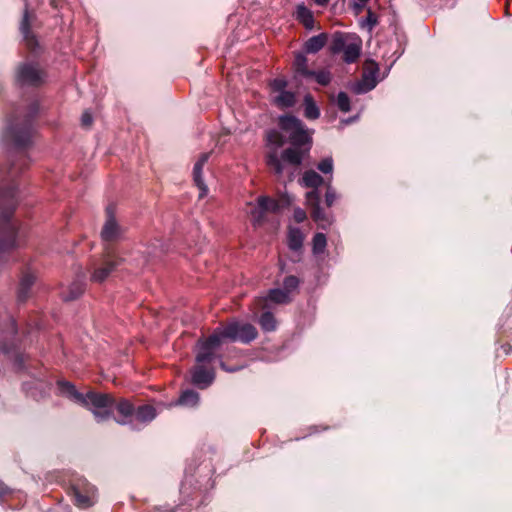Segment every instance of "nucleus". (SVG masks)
<instances>
[{
  "label": "nucleus",
  "instance_id": "48",
  "mask_svg": "<svg viewBox=\"0 0 512 512\" xmlns=\"http://www.w3.org/2000/svg\"><path fill=\"white\" fill-rule=\"evenodd\" d=\"M16 332H17L16 324L14 321H11V333L16 334Z\"/></svg>",
  "mask_w": 512,
  "mask_h": 512
},
{
  "label": "nucleus",
  "instance_id": "25",
  "mask_svg": "<svg viewBox=\"0 0 512 512\" xmlns=\"http://www.w3.org/2000/svg\"><path fill=\"white\" fill-rule=\"evenodd\" d=\"M0 352L14 359L15 365L20 369L23 365V355L17 350L16 345L3 343L0 345Z\"/></svg>",
  "mask_w": 512,
  "mask_h": 512
},
{
  "label": "nucleus",
  "instance_id": "43",
  "mask_svg": "<svg viewBox=\"0 0 512 512\" xmlns=\"http://www.w3.org/2000/svg\"><path fill=\"white\" fill-rule=\"evenodd\" d=\"M93 122V118H92V115L88 112V111H85L82 116H81V123L84 127H89Z\"/></svg>",
  "mask_w": 512,
  "mask_h": 512
},
{
  "label": "nucleus",
  "instance_id": "15",
  "mask_svg": "<svg viewBox=\"0 0 512 512\" xmlns=\"http://www.w3.org/2000/svg\"><path fill=\"white\" fill-rule=\"evenodd\" d=\"M210 154L209 153H203L200 155L199 159L196 161L193 167V180L196 184V186L199 188L200 193L199 197L202 198L207 195L208 188L205 185L203 178H202V171L204 165L207 163L209 159Z\"/></svg>",
  "mask_w": 512,
  "mask_h": 512
},
{
  "label": "nucleus",
  "instance_id": "22",
  "mask_svg": "<svg viewBox=\"0 0 512 512\" xmlns=\"http://www.w3.org/2000/svg\"><path fill=\"white\" fill-rule=\"evenodd\" d=\"M304 236L297 227H290L288 231V247L293 251H299L303 245Z\"/></svg>",
  "mask_w": 512,
  "mask_h": 512
},
{
  "label": "nucleus",
  "instance_id": "41",
  "mask_svg": "<svg viewBox=\"0 0 512 512\" xmlns=\"http://www.w3.org/2000/svg\"><path fill=\"white\" fill-rule=\"evenodd\" d=\"M28 166V159L26 155H21V163L19 164V170L22 171L24 167ZM18 170V164L13 163L11 167V173L14 174Z\"/></svg>",
  "mask_w": 512,
  "mask_h": 512
},
{
  "label": "nucleus",
  "instance_id": "45",
  "mask_svg": "<svg viewBox=\"0 0 512 512\" xmlns=\"http://www.w3.org/2000/svg\"><path fill=\"white\" fill-rule=\"evenodd\" d=\"M8 493V488L0 482V499Z\"/></svg>",
  "mask_w": 512,
  "mask_h": 512
},
{
  "label": "nucleus",
  "instance_id": "9",
  "mask_svg": "<svg viewBox=\"0 0 512 512\" xmlns=\"http://www.w3.org/2000/svg\"><path fill=\"white\" fill-rule=\"evenodd\" d=\"M45 78L46 73L37 63H24L18 67L17 81L22 86H39Z\"/></svg>",
  "mask_w": 512,
  "mask_h": 512
},
{
  "label": "nucleus",
  "instance_id": "11",
  "mask_svg": "<svg viewBox=\"0 0 512 512\" xmlns=\"http://www.w3.org/2000/svg\"><path fill=\"white\" fill-rule=\"evenodd\" d=\"M215 379V370L212 366L196 363L191 369V382L200 389L209 387Z\"/></svg>",
  "mask_w": 512,
  "mask_h": 512
},
{
  "label": "nucleus",
  "instance_id": "14",
  "mask_svg": "<svg viewBox=\"0 0 512 512\" xmlns=\"http://www.w3.org/2000/svg\"><path fill=\"white\" fill-rule=\"evenodd\" d=\"M116 410L119 417L115 418V421L120 425H128L132 423L135 408L133 404L127 399H115L113 410Z\"/></svg>",
  "mask_w": 512,
  "mask_h": 512
},
{
  "label": "nucleus",
  "instance_id": "37",
  "mask_svg": "<svg viewBox=\"0 0 512 512\" xmlns=\"http://www.w3.org/2000/svg\"><path fill=\"white\" fill-rule=\"evenodd\" d=\"M338 199V194L336 193V190L331 185V181L329 180L326 183V192H325V205L330 208L335 201Z\"/></svg>",
  "mask_w": 512,
  "mask_h": 512
},
{
  "label": "nucleus",
  "instance_id": "8",
  "mask_svg": "<svg viewBox=\"0 0 512 512\" xmlns=\"http://www.w3.org/2000/svg\"><path fill=\"white\" fill-rule=\"evenodd\" d=\"M223 339L248 344L258 336L257 329L250 323L233 321L224 327L217 328Z\"/></svg>",
  "mask_w": 512,
  "mask_h": 512
},
{
  "label": "nucleus",
  "instance_id": "33",
  "mask_svg": "<svg viewBox=\"0 0 512 512\" xmlns=\"http://www.w3.org/2000/svg\"><path fill=\"white\" fill-rule=\"evenodd\" d=\"M20 30L24 39L28 42L29 45H32L35 40L34 37L30 35V24L27 10L24 12L23 19L20 24Z\"/></svg>",
  "mask_w": 512,
  "mask_h": 512
},
{
  "label": "nucleus",
  "instance_id": "42",
  "mask_svg": "<svg viewBox=\"0 0 512 512\" xmlns=\"http://www.w3.org/2000/svg\"><path fill=\"white\" fill-rule=\"evenodd\" d=\"M293 217L297 223H301L306 219L307 216H306V212L303 209L297 208L294 210Z\"/></svg>",
  "mask_w": 512,
  "mask_h": 512
},
{
  "label": "nucleus",
  "instance_id": "50",
  "mask_svg": "<svg viewBox=\"0 0 512 512\" xmlns=\"http://www.w3.org/2000/svg\"><path fill=\"white\" fill-rule=\"evenodd\" d=\"M362 4L367 3L369 0H359Z\"/></svg>",
  "mask_w": 512,
  "mask_h": 512
},
{
  "label": "nucleus",
  "instance_id": "35",
  "mask_svg": "<svg viewBox=\"0 0 512 512\" xmlns=\"http://www.w3.org/2000/svg\"><path fill=\"white\" fill-rule=\"evenodd\" d=\"M311 78H314L319 85L327 86L331 82L332 75L328 70L325 69L319 71L313 70Z\"/></svg>",
  "mask_w": 512,
  "mask_h": 512
},
{
  "label": "nucleus",
  "instance_id": "32",
  "mask_svg": "<svg viewBox=\"0 0 512 512\" xmlns=\"http://www.w3.org/2000/svg\"><path fill=\"white\" fill-rule=\"evenodd\" d=\"M346 39L342 33H336L333 36L332 42L330 44V50L332 53L337 54L339 52H342L346 45Z\"/></svg>",
  "mask_w": 512,
  "mask_h": 512
},
{
  "label": "nucleus",
  "instance_id": "23",
  "mask_svg": "<svg viewBox=\"0 0 512 512\" xmlns=\"http://www.w3.org/2000/svg\"><path fill=\"white\" fill-rule=\"evenodd\" d=\"M304 116L310 120L318 119L320 116V110L310 94L304 97Z\"/></svg>",
  "mask_w": 512,
  "mask_h": 512
},
{
  "label": "nucleus",
  "instance_id": "27",
  "mask_svg": "<svg viewBox=\"0 0 512 512\" xmlns=\"http://www.w3.org/2000/svg\"><path fill=\"white\" fill-rule=\"evenodd\" d=\"M274 103L279 108H289L295 104V94L291 91H282L274 98Z\"/></svg>",
  "mask_w": 512,
  "mask_h": 512
},
{
  "label": "nucleus",
  "instance_id": "12",
  "mask_svg": "<svg viewBox=\"0 0 512 512\" xmlns=\"http://www.w3.org/2000/svg\"><path fill=\"white\" fill-rule=\"evenodd\" d=\"M120 263L121 259H114V255H112L110 252H107L101 265L94 267L91 280L98 283L103 282Z\"/></svg>",
  "mask_w": 512,
  "mask_h": 512
},
{
  "label": "nucleus",
  "instance_id": "20",
  "mask_svg": "<svg viewBox=\"0 0 512 512\" xmlns=\"http://www.w3.org/2000/svg\"><path fill=\"white\" fill-rule=\"evenodd\" d=\"M326 41H327V35L325 33H321L319 35L312 36L304 44L305 52L306 53H317L325 46Z\"/></svg>",
  "mask_w": 512,
  "mask_h": 512
},
{
  "label": "nucleus",
  "instance_id": "47",
  "mask_svg": "<svg viewBox=\"0 0 512 512\" xmlns=\"http://www.w3.org/2000/svg\"><path fill=\"white\" fill-rule=\"evenodd\" d=\"M355 119H356V117H351V118L342 120L341 123L344 125H348V124H351L353 121H355Z\"/></svg>",
  "mask_w": 512,
  "mask_h": 512
},
{
  "label": "nucleus",
  "instance_id": "46",
  "mask_svg": "<svg viewBox=\"0 0 512 512\" xmlns=\"http://www.w3.org/2000/svg\"><path fill=\"white\" fill-rule=\"evenodd\" d=\"M374 87H375V82H372L365 89H362V88L357 89V92L358 93L367 92V91H370L371 89H373Z\"/></svg>",
  "mask_w": 512,
  "mask_h": 512
},
{
  "label": "nucleus",
  "instance_id": "7",
  "mask_svg": "<svg viewBox=\"0 0 512 512\" xmlns=\"http://www.w3.org/2000/svg\"><path fill=\"white\" fill-rule=\"evenodd\" d=\"M223 341L224 339L218 329L209 337L199 339L196 344L195 362L211 366L212 362L217 358L216 352Z\"/></svg>",
  "mask_w": 512,
  "mask_h": 512
},
{
  "label": "nucleus",
  "instance_id": "5",
  "mask_svg": "<svg viewBox=\"0 0 512 512\" xmlns=\"http://www.w3.org/2000/svg\"><path fill=\"white\" fill-rule=\"evenodd\" d=\"M38 111V103L33 102L21 121L17 114L12 115L7 121L4 138L10 140L18 149H23L31 145L34 133L32 121Z\"/></svg>",
  "mask_w": 512,
  "mask_h": 512
},
{
  "label": "nucleus",
  "instance_id": "40",
  "mask_svg": "<svg viewBox=\"0 0 512 512\" xmlns=\"http://www.w3.org/2000/svg\"><path fill=\"white\" fill-rule=\"evenodd\" d=\"M286 86H287V81L283 78L273 79L270 83L271 89L274 92H278V93L285 91Z\"/></svg>",
  "mask_w": 512,
  "mask_h": 512
},
{
  "label": "nucleus",
  "instance_id": "31",
  "mask_svg": "<svg viewBox=\"0 0 512 512\" xmlns=\"http://www.w3.org/2000/svg\"><path fill=\"white\" fill-rule=\"evenodd\" d=\"M377 24V15L371 9H368L367 16L360 20L361 28L366 29L368 32H371L376 27Z\"/></svg>",
  "mask_w": 512,
  "mask_h": 512
},
{
  "label": "nucleus",
  "instance_id": "18",
  "mask_svg": "<svg viewBox=\"0 0 512 512\" xmlns=\"http://www.w3.org/2000/svg\"><path fill=\"white\" fill-rule=\"evenodd\" d=\"M35 276L30 273L26 272L23 274L20 280L19 288H18V300L20 302H24L29 297L30 289L33 286L35 282Z\"/></svg>",
  "mask_w": 512,
  "mask_h": 512
},
{
  "label": "nucleus",
  "instance_id": "34",
  "mask_svg": "<svg viewBox=\"0 0 512 512\" xmlns=\"http://www.w3.org/2000/svg\"><path fill=\"white\" fill-rule=\"evenodd\" d=\"M327 245V239L325 234L316 233L313 237V253L320 254L323 253Z\"/></svg>",
  "mask_w": 512,
  "mask_h": 512
},
{
  "label": "nucleus",
  "instance_id": "36",
  "mask_svg": "<svg viewBox=\"0 0 512 512\" xmlns=\"http://www.w3.org/2000/svg\"><path fill=\"white\" fill-rule=\"evenodd\" d=\"M335 102L340 111L347 113L351 110L350 99L345 92H339Z\"/></svg>",
  "mask_w": 512,
  "mask_h": 512
},
{
  "label": "nucleus",
  "instance_id": "44",
  "mask_svg": "<svg viewBox=\"0 0 512 512\" xmlns=\"http://www.w3.org/2000/svg\"><path fill=\"white\" fill-rule=\"evenodd\" d=\"M219 364H220L221 369H223L226 372H236L240 369L239 367L227 366L226 363L224 361H222L221 357H219Z\"/></svg>",
  "mask_w": 512,
  "mask_h": 512
},
{
  "label": "nucleus",
  "instance_id": "21",
  "mask_svg": "<svg viewBox=\"0 0 512 512\" xmlns=\"http://www.w3.org/2000/svg\"><path fill=\"white\" fill-rule=\"evenodd\" d=\"M296 19L301 22L307 29H311L314 25V17L310 9L304 4H299L295 11Z\"/></svg>",
  "mask_w": 512,
  "mask_h": 512
},
{
  "label": "nucleus",
  "instance_id": "38",
  "mask_svg": "<svg viewBox=\"0 0 512 512\" xmlns=\"http://www.w3.org/2000/svg\"><path fill=\"white\" fill-rule=\"evenodd\" d=\"M317 169L322 172L323 174H330L332 175L333 169H334V163L332 157H326L322 159L318 165Z\"/></svg>",
  "mask_w": 512,
  "mask_h": 512
},
{
  "label": "nucleus",
  "instance_id": "30",
  "mask_svg": "<svg viewBox=\"0 0 512 512\" xmlns=\"http://www.w3.org/2000/svg\"><path fill=\"white\" fill-rule=\"evenodd\" d=\"M267 299L277 304H284L290 301L289 294L284 289H271L268 293Z\"/></svg>",
  "mask_w": 512,
  "mask_h": 512
},
{
  "label": "nucleus",
  "instance_id": "49",
  "mask_svg": "<svg viewBox=\"0 0 512 512\" xmlns=\"http://www.w3.org/2000/svg\"><path fill=\"white\" fill-rule=\"evenodd\" d=\"M317 4L319 5H325L329 2V0H315Z\"/></svg>",
  "mask_w": 512,
  "mask_h": 512
},
{
  "label": "nucleus",
  "instance_id": "16",
  "mask_svg": "<svg viewBox=\"0 0 512 512\" xmlns=\"http://www.w3.org/2000/svg\"><path fill=\"white\" fill-rule=\"evenodd\" d=\"M73 496L75 504L80 508H88L92 506L95 502V493L94 488L92 486L85 487L82 492L78 486H74Z\"/></svg>",
  "mask_w": 512,
  "mask_h": 512
},
{
  "label": "nucleus",
  "instance_id": "2",
  "mask_svg": "<svg viewBox=\"0 0 512 512\" xmlns=\"http://www.w3.org/2000/svg\"><path fill=\"white\" fill-rule=\"evenodd\" d=\"M57 386L60 395L90 410L98 423L104 422L113 416L115 398L111 394L99 393L93 390L83 393L78 391L72 383L65 380L58 381Z\"/></svg>",
  "mask_w": 512,
  "mask_h": 512
},
{
  "label": "nucleus",
  "instance_id": "4",
  "mask_svg": "<svg viewBox=\"0 0 512 512\" xmlns=\"http://www.w3.org/2000/svg\"><path fill=\"white\" fill-rule=\"evenodd\" d=\"M300 183L303 187L311 188L306 193V205L310 209L312 219L319 228L327 229L332 224L333 217L320 206L319 187L324 184V178L314 170H307L303 173Z\"/></svg>",
  "mask_w": 512,
  "mask_h": 512
},
{
  "label": "nucleus",
  "instance_id": "28",
  "mask_svg": "<svg viewBox=\"0 0 512 512\" xmlns=\"http://www.w3.org/2000/svg\"><path fill=\"white\" fill-rule=\"evenodd\" d=\"M259 324L264 332H272L277 328V321L274 315L269 311L262 313L259 318Z\"/></svg>",
  "mask_w": 512,
  "mask_h": 512
},
{
  "label": "nucleus",
  "instance_id": "13",
  "mask_svg": "<svg viewBox=\"0 0 512 512\" xmlns=\"http://www.w3.org/2000/svg\"><path fill=\"white\" fill-rule=\"evenodd\" d=\"M279 209L280 205L277 201L265 196L259 197L257 206L251 211L254 223L260 224L267 212H277Z\"/></svg>",
  "mask_w": 512,
  "mask_h": 512
},
{
  "label": "nucleus",
  "instance_id": "39",
  "mask_svg": "<svg viewBox=\"0 0 512 512\" xmlns=\"http://www.w3.org/2000/svg\"><path fill=\"white\" fill-rule=\"evenodd\" d=\"M299 285V279L295 276H287L283 281V289L289 294Z\"/></svg>",
  "mask_w": 512,
  "mask_h": 512
},
{
  "label": "nucleus",
  "instance_id": "29",
  "mask_svg": "<svg viewBox=\"0 0 512 512\" xmlns=\"http://www.w3.org/2000/svg\"><path fill=\"white\" fill-rule=\"evenodd\" d=\"M199 402V394L191 389H187L179 397L178 403L184 406H196Z\"/></svg>",
  "mask_w": 512,
  "mask_h": 512
},
{
  "label": "nucleus",
  "instance_id": "17",
  "mask_svg": "<svg viewBox=\"0 0 512 512\" xmlns=\"http://www.w3.org/2000/svg\"><path fill=\"white\" fill-rule=\"evenodd\" d=\"M293 66L296 75L301 76L305 79H309L312 77L313 70H310L308 68V60L304 53L298 52L295 54Z\"/></svg>",
  "mask_w": 512,
  "mask_h": 512
},
{
  "label": "nucleus",
  "instance_id": "1",
  "mask_svg": "<svg viewBox=\"0 0 512 512\" xmlns=\"http://www.w3.org/2000/svg\"><path fill=\"white\" fill-rule=\"evenodd\" d=\"M16 206L14 188L0 191V263L4 261L5 254L20 247L25 238L21 224L12 218Z\"/></svg>",
  "mask_w": 512,
  "mask_h": 512
},
{
  "label": "nucleus",
  "instance_id": "19",
  "mask_svg": "<svg viewBox=\"0 0 512 512\" xmlns=\"http://www.w3.org/2000/svg\"><path fill=\"white\" fill-rule=\"evenodd\" d=\"M157 416L156 409L152 405H142L135 409V419L143 424L151 422Z\"/></svg>",
  "mask_w": 512,
  "mask_h": 512
},
{
  "label": "nucleus",
  "instance_id": "10",
  "mask_svg": "<svg viewBox=\"0 0 512 512\" xmlns=\"http://www.w3.org/2000/svg\"><path fill=\"white\" fill-rule=\"evenodd\" d=\"M122 227L117 223L114 215V207L109 205L106 208V221L101 231V238L105 242H113L121 238Z\"/></svg>",
  "mask_w": 512,
  "mask_h": 512
},
{
  "label": "nucleus",
  "instance_id": "3",
  "mask_svg": "<svg viewBox=\"0 0 512 512\" xmlns=\"http://www.w3.org/2000/svg\"><path fill=\"white\" fill-rule=\"evenodd\" d=\"M279 128L281 132L273 129L267 133L269 145L280 148L288 141L292 147L309 152L312 145V137L301 120L291 115L281 116L279 118Z\"/></svg>",
  "mask_w": 512,
  "mask_h": 512
},
{
  "label": "nucleus",
  "instance_id": "26",
  "mask_svg": "<svg viewBox=\"0 0 512 512\" xmlns=\"http://www.w3.org/2000/svg\"><path fill=\"white\" fill-rule=\"evenodd\" d=\"M361 45L356 42L348 43L343 50V59L346 63H354L360 56Z\"/></svg>",
  "mask_w": 512,
  "mask_h": 512
},
{
  "label": "nucleus",
  "instance_id": "24",
  "mask_svg": "<svg viewBox=\"0 0 512 512\" xmlns=\"http://www.w3.org/2000/svg\"><path fill=\"white\" fill-rule=\"evenodd\" d=\"M85 290V284L82 281H74L68 288L67 292H63L64 301H73L79 298Z\"/></svg>",
  "mask_w": 512,
  "mask_h": 512
},
{
  "label": "nucleus",
  "instance_id": "6",
  "mask_svg": "<svg viewBox=\"0 0 512 512\" xmlns=\"http://www.w3.org/2000/svg\"><path fill=\"white\" fill-rule=\"evenodd\" d=\"M278 148L274 146L266 155V164L274 172V174L280 178L284 173V163H288L293 166H299L305 154L308 151L297 147H290L282 151L281 155L278 154Z\"/></svg>",
  "mask_w": 512,
  "mask_h": 512
}]
</instances>
